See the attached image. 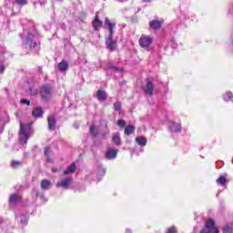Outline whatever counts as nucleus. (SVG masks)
Segmentation results:
<instances>
[{
	"label": "nucleus",
	"instance_id": "1",
	"mask_svg": "<svg viewBox=\"0 0 233 233\" xmlns=\"http://www.w3.org/2000/svg\"><path fill=\"white\" fill-rule=\"evenodd\" d=\"M105 26L107 28L109 35L106 40V46L109 52H114L117 48V41L114 40V28H116V23H112L110 19H105Z\"/></svg>",
	"mask_w": 233,
	"mask_h": 233
},
{
	"label": "nucleus",
	"instance_id": "2",
	"mask_svg": "<svg viewBox=\"0 0 233 233\" xmlns=\"http://www.w3.org/2000/svg\"><path fill=\"white\" fill-rule=\"evenodd\" d=\"M32 136V124L20 123L19 141L21 145H26Z\"/></svg>",
	"mask_w": 233,
	"mask_h": 233
},
{
	"label": "nucleus",
	"instance_id": "3",
	"mask_svg": "<svg viewBox=\"0 0 233 233\" xmlns=\"http://www.w3.org/2000/svg\"><path fill=\"white\" fill-rule=\"evenodd\" d=\"M216 223L212 219H208L205 224V228H203L200 233H219V231L215 227Z\"/></svg>",
	"mask_w": 233,
	"mask_h": 233
},
{
	"label": "nucleus",
	"instance_id": "4",
	"mask_svg": "<svg viewBox=\"0 0 233 233\" xmlns=\"http://www.w3.org/2000/svg\"><path fill=\"white\" fill-rule=\"evenodd\" d=\"M40 96L45 101H48L52 97V89L48 86H44L40 89Z\"/></svg>",
	"mask_w": 233,
	"mask_h": 233
},
{
	"label": "nucleus",
	"instance_id": "5",
	"mask_svg": "<svg viewBox=\"0 0 233 233\" xmlns=\"http://www.w3.org/2000/svg\"><path fill=\"white\" fill-rule=\"evenodd\" d=\"M153 43L152 37L142 35L139 38V45L142 48H148L150 45Z\"/></svg>",
	"mask_w": 233,
	"mask_h": 233
},
{
	"label": "nucleus",
	"instance_id": "6",
	"mask_svg": "<svg viewBox=\"0 0 233 233\" xmlns=\"http://www.w3.org/2000/svg\"><path fill=\"white\" fill-rule=\"evenodd\" d=\"M25 45H28L29 48L35 50L37 48V43L34 42V34L28 33L25 40L24 41Z\"/></svg>",
	"mask_w": 233,
	"mask_h": 233
},
{
	"label": "nucleus",
	"instance_id": "7",
	"mask_svg": "<svg viewBox=\"0 0 233 233\" xmlns=\"http://www.w3.org/2000/svg\"><path fill=\"white\" fill-rule=\"evenodd\" d=\"M72 177H66L63 178L61 181L57 182L56 187H61L62 188H65L66 190L72 185Z\"/></svg>",
	"mask_w": 233,
	"mask_h": 233
},
{
	"label": "nucleus",
	"instance_id": "8",
	"mask_svg": "<svg viewBox=\"0 0 233 233\" xmlns=\"http://www.w3.org/2000/svg\"><path fill=\"white\" fill-rule=\"evenodd\" d=\"M92 26L96 32L103 26V21L99 20V15L96 13L95 19L92 22Z\"/></svg>",
	"mask_w": 233,
	"mask_h": 233
},
{
	"label": "nucleus",
	"instance_id": "9",
	"mask_svg": "<svg viewBox=\"0 0 233 233\" xmlns=\"http://www.w3.org/2000/svg\"><path fill=\"white\" fill-rule=\"evenodd\" d=\"M47 123H48V128L51 131L56 130V125L57 123V120H56V116H49L47 117Z\"/></svg>",
	"mask_w": 233,
	"mask_h": 233
},
{
	"label": "nucleus",
	"instance_id": "10",
	"mask_svg": "<svg viewBox=\"0 0 233 233\" xmlns=\"http://www.w3.org/2000/svg\"><path fill=\"white\" fill-rule=\"evenodd\" d=\"M149 26L153 30H159V28H161V26H163V21L152 20L151 22H149Z\"/></svg>",
	"mask_w": 233,
	"mask_h": 233
},
{
	"label": "nucleus",
	"instance_id": "11",
	"mask_svg": "<svg viewBox=\"0 0 233 233\" xmlns=\"http://www.w3.org/2000/svg\"><path fill=\"white\" fill-rule=\"evenodd\" d=\"M96 99H98V101H106V99H108V95H106V92L105 90H97Z\"/></svg>",
	"mask_w": 233,
	"mask_h": 233
},
{
	"label": "nucleus",
	"instance_id": "12",
	"mask_svg": "<svg viewBox=\"0 0 233 233\" xmlns=\"http://www.w3.org/2000/svg\"><path fill=\"white\" fill-rule=\"evenodd\" d=\"M117 157V150L116 149H108L106 153V159H116Z\"/></svg>",
	"mask_w": 233,
	"mask_h": 233
},
{
	"label": "nucleus",
	"instance_id": "13",
	"mask_svg": "<svg viewBox=\"0 0 233 233\" xmlns=\"http://www.w3.org/2000/svg\"><path fill=\"white\" fill-rule=\"evenodd\" d=\"M144 91L148 96H152V94H154V85L152 84V82H150V81L147 82V86L144 88Z\"/></svg>",
	"mask_w": 233,
	"mask_h": 233
},
{
	"label": "nucleus",
	"instance_id": "14",
	"mask_svg": "<svg viewBox=\"0 0 233 233\" xmlns=\"http://www.w3.org/2000/svg\"><path fill=\"white\" fill-rule=\"evenodd\" d=\"M19 201H21V196L17 194H13L9 198L10 205H15V203H19Z\"/></svg>",
	"mask_w": 233,
	"mask_h": 233
},
{
	"label": "nucleus",
	"instance_id": "15",
	"mask_svg": "<svg viewBox=\"0 0 233 233\" xmlns=\"http://www.w3.org/2000/svg\"><path fill=\"white\" fill-rule=\"evenodd\" d=\"M135 141L139 147H147V138L145 137H137Z\"/></svg>",
	"mask_w": 233,
	"mask_h": 233
},
{
	"label": "nucleus",
	"instance_id": "16",
	"mask_svg": "<svg viewBox=\"0 0 233 233\" xmlns=\"http://www.w3.org/2000/svg\"><path fill=\"white\" fill-rule=\"evenodd\" d=\"M58 69L60 72H66L68 70V62L66 61H62L58 64Z\"/></svg>",
	"mask_w": 233,
	"mask_h": 233
},
{
	"label": "nucleus",
	"instance_id": "17",
	"mask_svg": "<svg viewBox=\"0 0 233 233\" xmlns=\"http://www.w3.org/2000/svg\"><path fill=\"white\" fill-rule=\"evenodd\" d=\"M169 130L171 132H181V125L176 124V123H171V125L169 126Z\"/></svg>",
	"mask_w": 233,
	"mask_h": 233
},
{
	"label": "nucleus",
	"instance_id": "18",
	"mask_svg": "<svg viewBox=\"0 0 233 233\" xmlns=\"http://www.w3.org/2000/svg\"><path fill=\"white\" fill-rule=\"evenodd\" d=\"M112 141L115 145L119 147L121 145V137H119V133H115L112 137Z\"/></svg>",
	"mask_w": 233,
	"mask_h": 233
},
{
	"label": "nucleus",
	"instance_id": "19",
	"mask_svg": "<svg viewBox=\"0 0 233 233\" xmlns=\"http://www.w3.org/2000/svg\"><path fill=\"white\" fill-rule=\"evenodd\" d=\"M34 117H42L43 116V109L41 107H36L32 111Z\"/></svg>",
	"mask_w": 233,
	"mask_h": 233
},
{
	"label": "nucleus",
	"instance_id": "20",
	"mask_svg": "<svg viewBox=\"0 0 233 233\" xmlns=\"http://www.w3.org/2000/svg\"><path fill=\"white\" fill-rule=\"evenodd\" d=\"M134 132H136V127H134L133 125L126 127L125 128L126 136H130V134H134Z\"/></svg>",
	"mask_w": 233,
	"mask_h": 233
},
{
	"label": "nucleus",
	"instance_id": "21",
	"mask_svg": "<svg viewBox=\"0 0 233 233\" xmlns=\"http://www.w3.org/2000/svg\"><path fill=\"white\" fill-rule=\"evenodd\" d=\"M50 185H51L50 181L46 179L42 180L40 183V187L42 190H48V188H50Z\"/></svg>",
	"mask_w": 233,
	"mask_h": 233
},
{
	"label": "nucleus",
	"instance_id": "22",
	"mask_svg": "<svg viewBox=\"0 0 233 233\" xmlns=\"http://www.w3.org/2000/svg\"><path fill=\"white\" fill-rule=\"evenodd\" d=\"M76 172V164H71L66 170L64 171V174L66 176L68 174H74Z\"/></svg>",
	"mask_w": 233,
	"mask_h": 233
},
{
	"label": "nucleus",
	"instance_id": "23",
	"mask_svg": "<svg viewBox=\"0 0 233 233\" xmlns=\"http://www.w3.org/2000/svg\"><path fill=\"white\" fill-rule=\"evenodd\" d=\"M89 134H91V136H92L93 137H96V136H97V127H96V126H91V127H89Z\"/></svg>",
	"mask_w": 233,
	"mask_h": 233
},
{
	"label": "nucleus",
	"instance_id": "24",
	"mask_svg": "<svg viewBox=\"0 0 233 233\" xmlns=\"http://www.w3.org/2000/svg\"><path fill=\"white\" fill-rule=\"evenodd\" d=\"M17 221H20L22 225H26L28 223V218H26V216H20L16 217Z\"/></svg>",
	"mask_w": 233,
	"mask_h": 233
},
{
	"label": "nucleus",
	"instance_id": "25",
	"mask_svg": "<svg viewBox=\"0 0 233 233\" xmlns=\"http://www.w3.org/2000/svg\"><path fill=\"white\" fill-rule=\"evenodd\" d=\"M223 233H232V225L226 224L223 228Z\"/></svg>",
	"mask_w": 233,
	"mask_h": 233
},
{
	"label": "nucleus",
	"instance_id": "26",
	"mask_svg": "<svg viewBox=\"0 0 233 233\" xmlns=\"http://www.w3.org/2000/svg\"><path fill=\"white\" fill-rule=\"evenodd\" d=\"M217 183L223 187L227 183V178L225 177H219V178L217 179Z\"/></svg>",
	"mask_w": 233,
	"mask_h": 233
},
{
	"label": "nucleus",
	"instance_id": "27",
	"mask_svg": "<svg viewBox=\"0 0 233 233\" xmlns=\"http://www.w3.org/2000/svg\"><path fill=\"white\" fill-rule=\"evenodd\" d=\"M12 168H17L18 167H21V161L19 160H13L11 162Z\"/></svg>",
	"mask_w": 233,
	"mask_h": 233
},
{
	"label": "nucleus",
	"instance_id": "28",
	"mask_svg": "<svg viewBox=\"0 0 233 233\" xmlns=\"http://www.w3.org/2000/svg\"><path fill=\"white\" fill-rule=\"evenodd\" d=\"M232 93L231 92H228L224 95V101H232Z\"/></svg>",
	"mask_w": 233,
	"mask_h": 233
},
{
	"label": "nucleus",
	"instance_id": "29",
	"mask_svg": "<svg viewBox=\"0 0 233 233\" xmlns=\"http://www.w3.org/2000/svg\"><path fill=\"white\" fill-rule=\"evenodd\" d=\"M50 152H52L50 147H46L45 156L46 157V161H48V162H50Z\"/></svg>",
	"mask_w": 233,
	"mask_h": 233
},
{
	"label": "nucleus",
	"instance_id": "30",
	"mask_svg": "<svg viewBox=\"0 0 233 233\" xmlns=\"http://www.w3.org/2000/svg\"><path fill=\"white\" fill-rule=\"evenodd\" d=\"M114 106V110H116V112H119L121 110V102H115L113 104Z\"/></svg>",
	"mask_w": 233,
	"mask_h": 233
},
{
	"label": "nucleus",
	"instance_id": "31",
	"mask_svg": "<svg viewBox=\"0 0 233 233\" xmlns=\"http://www.w3.org/2000/svg\"><path fill=\"white\" fill-rule=\"evenodd\" d=\"M17 5H20L21 6H25L28 3V0H15Z\"/></svg>",
	"mask_w": 233,
	"mask_h": 233
},
{
	"label": "nucleus",
	"instance_id": "32",
	"mask_svg": "<svg viewBox=\"0 0 233 233\" xmlns=\"http://www.w3.org/2000/svg\"><path fill=\"white\" fill-rule=\"evenodd\" d=\"M117 125L118 127H120V128H125L126 127L125 120H122V119L118 120Z\"/></svg>",
	"mask_w": 233,
	"mask_h": 233
},
{
	"label": "nucleus",
	"instance_id": "33",
	"mask_svg": "<svg viewBox=\"0 0 233 233\" xmlns=\"http://www.w3.org/2000/svg\"><path fill=\"white\" fill-rule=\"evenodd\" d=\"M177 230L176 229V227H172V228H167L166 233H177Z\"/></svg>",
	"mask_w": 233,
	"mask_h": 233
},
{
	"label": "nucleus",
	"instance_id": "34",
	"mask_svg": "<svg viewBox=\"0 0 233 233\" xmlns=\"http://www.w3.org/2000/svg\"><path fill=\"white\" fill-rule=\"evenodd\" d=\"M21 103H22V105H27V106H29V105H30V100L22 99V100H21Z\"/></svg>",
	"mask_w": 233,
	"mask_h": 233
},
{
	"label": "nucleus",
	"instance_id": "35",
	"mask_svg": "<svg viewBox=\"0 0 233 233\" xmlns=\"http://www.w3.org/2000/svg\"><path fill=\"white\" fill-rule=\"evenodd\" d=\"M4 73H5V66L0 65V74H4Z\"/></svg>",
	"mask_w": 233,
	"mask_h": 233
},
{
	"label": "nucleus",
	"instance_id": "36",
	"mask_svg": "<svg viewBox=\"0 0 233 233\" xmlns=\"http://www.w3.org/2000/svg\"><path fill=\"white\" fill-rule=\"evenodd\" d=\"M117 70L116 66L106 67V70Z\"/></svg>",
	"mask_w": 233,
	"mask_h": 233
},
{
	"label": "nucleus",
	"instance_id": "37",
	"mask_svg": "<svg viewBox=\"0 0 233 233\" xmlns=\"http://www.w3.org/2000/svg\"><path fill=\"white\" fill-rule=\"evenodd\" d=\"M28 94H30L31 96H34V94L32 93V88L29 89Z\"/></svg>",
	"mask_w": 233,
	"mask_h": 233
},
{
	"label": "nucleus",
	"instance_id": "38",
	"mask_svg": "<svg viewBox=\"0 0 233 233\" xmlns=\"http://www.w3.org/2000/svg\"><path fill=\"white\" fill-rule=\"evenodd\" d=\"M144 3H150L152 0H143Z\"/></svg>",
	"mask_w": 233,
	"mask_h": 233
},
{
	"label": "nucleus",
	"instance_id": "39",
	"mask_svg": "<svg viewBox=\"0 0 233 233\" xmlns=\"http://www.w3.org/2000/svg\"><path fill=\"white\" fill-rule=\"evenodd\" d=\"M102 137H106V134L103 133Z\"/></svg>",
	"mask_w": 233,
	"mask_h": 233
},
{
	"label": "nucleus",
	"instance_id": "40",
	"mask_svg": "<svg viewBox=\"0 0 233 233\" xmlns=\"http://www.w3.org/2000/svg\"><path fill=\"white\" fill-rule=\"evenodd\" d=\"M127 233H132V231H131V230H129V229H127Z\"/></svg>",
	"mask_w": 233,
	"mask_h": 233
},
{
	"label": "nucleus",
	"instance_id": "41",
	"mask_svg": "<svg viewBox=\"0 0 233 233\" xmlns=\"http://www.w3.org/2000/svg\"><path fill=\"white\" fill-rule=\"evenodd\" d=\"M1 132H3V129H2V127H1V126H0V134H1Z\"/></svg>",
	"mask_w": 233,
	"mask_h": 233
},
{
	"label": "nucleus",
	"instance_id": "42",
	"mask_svg": "<svg viewBox=\"0 0 233 233\" xmlns=\"http://www.w3.org/2000/svg\"><path fill=\"white\" fill-rule=\"evenodd\" d=\"M52 171H53V172H56V169L53 168Z\"/></svg>",
	"mask_w": 233,
	"mask_h": 233
}]
</instances>
